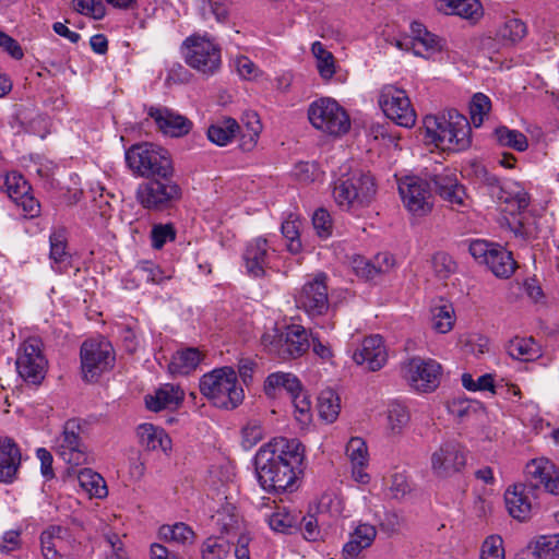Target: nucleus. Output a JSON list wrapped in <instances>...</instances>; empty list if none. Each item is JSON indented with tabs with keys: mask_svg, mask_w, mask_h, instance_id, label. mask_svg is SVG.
Instances as JSON below:
<instances>
[{
	"mask_svg": "<svg viewBox=\"0 0 559 559\" xmlns=\"http://www.w3.org/2000/svg\"><path fill=\"white\" fill-rule=\"evenodd\" d=\"M436 191L440 198L445 201L453 210L464 212L471 207V200L466 193L465 187L459 182L456 173L449 168H443L439 174L431 177Z\"/></svg>",
	"mask_w": 559,
	"mask_h": 559,
	"instance_id": "19",
	"label": "nucleus"
},
{
	"mask_svg": "<svg viewBox=\"0 0 559 559\" xmlns=\"http://www.w3.org/2000/svg\"><path fill=\"white\" fill-rule=\"evenodd\" d=\"M313 227L320 238L326 239L332 235L333 224L330 213L324 209H318L312 216Z\"/></svg>",
	"mask_w": 559,
	"mask_h": 559,
	"instance_id": "60",
	"label": "nucleus"
},
{
	"mask_svg": "<svg viewBox=\"0 0 559 559\" xmlns=\"http://www.w3.org/2000/svg\"><path fill=\"white\" fill-rule=\"evenodd\" d=\"M261 343L264 348L283 360L301 357L310 347V332L302 325L292 324L284 330L266 331Z\"/></svg>",
	"mask_w": 559,
	"mask_h": 559,
	"instance_id": "6",
	"label": "nucleus"
},
{
	"mask_svg": "<svg viewBox=\"0 0 559 559\" xmlns=\"http://www.w3.org/2000/svg\"><path fill=\"white\" fill-rule=\"evenodd\" d=\"M377 536V530L368 523H360L350 534L349 540L344 545L343 552L349 558H355L359 552L368 548Z\"/></svg>",
	"mask_w": 559,
	"mask_h": 559,
	"instance_id": "32",
	"label": "nucleus"
},
{
	"mask_svg": "<svg viewBox=\"0 0 559 559\" xmlns=\"http://www.w3.org/2000/svg\"><path fill=\"white\" fill-rule=\"evenodd\" d=\"M183 391L175 384L166 383L158 388L154 394L145 396V405L152 412L177 408L183 401Z\"/></svg>",
	"mask_w": 559,
	"mask_h": 559,
	"instance_id": "26",
	"label": "nucleus"
},
{
	"mask_svg": "<svg viewBox=\"0 0 559 559\" xmlns=\"http://www.w3.org/2000/svg\"><path fill=\"white\" fill-rule=\"evenodd\" d=\"M305 460V448L298 439L276 437L260 447L254 468L260 486L266 492H292Z\"/></svg>",
	"mask_w": 559,
	"mask_h": 559,
	"instance_id": "1",
	"label": "nucleus"
},
{
	"mask_svg": "<svg viewBox=\"0 0 559 559\" xmlns=\"http://www.w3.org/2000/svg\"><path fill=\"white\" fill-rule=\"evenodd\" d=\"M138 272L142 280L146 281L147 283L153 284H159L165 278H169L170 276L164 275V272L162 269L150 261H144L140 263L138 266Z\"/></svg>",
	"mask_w": 559,
	"mask_h": 559,
	"instance_id": "61",
	"label": "nucleus"
},
{
	"mask_svg": "<svg viewBox=\"0 0 559 559\" xmlns=\"http://www.w3.org/2000/svg\"><path fill=\"white\" fill-rule=\"evenodd\" d=\"M292 404L295 408L296 419L306 423L310 419L311 402L309 395L300 385L299 390L289 394Z\"/></svg>",
	"mask_w": 559,
	"mask_h": 559,
	"instance_id": "51",
	"label": "nucleus"
},
{
	"mask_svg": "<svg viewBox=\"0 0 559 559\" xmlns=\"http://www.w3.org/2000/svg\"><path fill=\"white\" fill-rule=\"evenodd\" d=\"M526 34L527 26L525 22L515 16L507 17L498 31L499 37L510 44L521 41Z\"/></svg>",
	"mask_w": 559,
	"mask_h": 559,
	"instance_id": "47",
	"label": "nucleus"
},
{
	"mask_svg": "<svg viewBox=\"0 0 559 559\" xmlns=\"http://www.w3.org/2000/svg\"><path fill=\"white\" fill-rule=\"evenodd\" d=\"M401 373L412 390L430 393L440 384L442 366L435 359L413 357L402 364Z\"/></svg>",
	"mask_w": 559,
	"mask_h": 559,
	"instance_id": "10",
	"label": "nucleus"
},
{
	"mask_svg": "<svg viewBox=\"0 0 559 559\" xmlns=\"http://www.w3.org/2000/svg\"><path fill=\"white\" fill-rule=\"evenodd\" d=\"M412 44L416 55H431L442 48L441 39L430 33L420 22L411 24Z\"/></svg>",
	"mask_w": 559,
	"mask_h": 559,
	"instance_id": "31",
	"label": "nucleus"
},
{
	"mask_svg": "<svg viewBox=\"0 0 559 559\" xmlns=\"http://www.w3.org/2000/svg\"><path fill=\"white\" fill-rule=\"evenodd\" d=\"M431 328L440 334L449 333L455 323V311L451 302L443 299L435 302L430 308Z\"/></svg>",
	"mask_w": 559,
	"mask_h": 559,
	"instance_id": "33",
	"label": "nucleus"
},
{
	"mask_svg": "<svg viewBox=\"0 0 559 559\" xmlns=\"http://www.w3.org/2000/svg\"><path fill=\"white\" fill-rule=\"evenodd\" d=\"M147 114L166 135L182 136L189 133L192 127L188 118L166 107H150Z\"/></svg>",
	"mask_w": 559,
	"mask_h": 559,
	"instance_id": "24",
	"label": "nucleus"
},
{
	"mask_svg": "<svg viewBox=\"0 0 559 559\" xmlns=\"http://www.w3.org/2000/svg\"><path fill=\"white\" fill-rule=\"evenodd\" d=\"M411 416L406 406L391 403L386 411V431L390 436H400L409 423Z\"/></svg>",
	"mask_w": 559,
	"mask_h": 559,
	"instance_id": "38",
	"label": "nucleus"
},
{
	"mask_svg": "<svg viewBox=\"0 0 559 559\" xmlns=\"http://www.w3.org/2000/svg\"><path fill=\"white\" fill-rule=\"evenodd\" d=\"M83 421L78 418L68 419L61 433L55 440L56 454L71 466L87 463V447L82 439Z\"/></svg>",
	"mask_w": 559,
	"mask_h": 559,
	"instance_id": "11",
	"label": "nucleus"
},
{
	"mask_svg": "<svg viewBox=\"0 0 559 559\" xmlns=\"http://www.w3.org/2000/svg\"><path fill=\"white\" fill-rule=\"evenodd\" d=\"M300 219L290 214L283 223H282V234L287 239V250L297 254L301 251L302 245L300 241Z\"/></svg>",
	"mask_w": 559,
	"mask_h": 559,
	"instance_id": "46",
	"label": "nucleus"
},
{
	"mask_svg": "<svg viewBox=\"0 0 559 559\" xmlns=\"http://www.w3.org/2000/svg\"><path fill=\"white\" fill-rule=\"evenodd\" d=\"M426 139L436 147L447 152H463L472 144V128L468 119L455 109L424 118Z\"/></svg>",
	"mask_w": 559,
	"mask_h": 559,
	"instance_id": "2",
	"label": "nucleus"
},
{
	"mask_svg": "<svg viewBox=\"0 0 559 559\" xmlns=\"http://www.w3.org/2000/svg\"><path fill=\"white\" fill-rule=\"evenodd\" d=\"M405 209L416 217L428 215L433 206L429 182L417 176H405L397 181Z\"/></svg>",
	"mask_w": 559,
	"mask_h": 559,
	"instance_id": "14",
	"label": "nucleus"
},
{
	"mask_svg": "<svg viewBox=\"0 0 559 559\" xmlns=\"http://www.w3.org/2000/svg\"><path fill=\"white\" fill-rule=\"evenodd\" d=\"M159 536L165 542H170L182 546L191 545L195 539V534L192 528L181 522L174 525H163L159 528Z\"/></svg>",
	"mask_w": 559,
	"mask_h": 559,
	"instance_id": "42",
	"label": "nucleus"
},
{
	"mask_svg": "<svg viewBox=\"0 0 559 559\" xmlns=\"http://www.w3.org/2000/svg\"><path fill=\"white\" fill-rule=\"evenodd\" d=\"M294 175L299 181L309 183L319 179L321 173L314 164L300 162L295 165Z\"/></svg>",
	"mask_w": 559,
	"mask_h": 559,
	"instance_id": "63",
	"label": "nucleus"
},
{
	"mask_svg": "<svg viewBox=\"0 0 559 559\" xmlns=\"http://www.w3.org/2000/svg\"><path fill=\"white\" fill-rule=\"evenodd\" d=\"M21 464V452L10 438L0 439V483H12Z\"/></svg>",
	"mask_w": 559,
	"mask_h": 559,
	"instance_id": "27",
	"label": "nucleus"
},
{
	"mask_svg": "<svg viewBox=\"0 0 559 559\" xmlns=\"http://www.w3.org/2000/svg\"><path fill=\"white\" fill-rule=\"evenodd\" d=\"M126 162L135 175L145 178L175 174L168 152L153 143L132 145L126 152Z\"/></svg>",
	"mask_w": 559,
	"mask_h": 559,
	"instance_id": "5",
	"label": "nucleus"
},
{
	"mask_svg": "<svg viewBox=\"0 0 559 559\" xmlns=\"http://www.w3.org/2000/svg\"><path fill=\"white\" fill-rule=\"evenodd\" d=\"M466 452L456 441H445L430 457L432 473L440 478H449L461 473L466 465Z\"/></svg>",
	"mask_w": 559,
	"mask_h": 559,
	"instance_id": "17",
	"label": "nucleus"
},
{
	"mask_svg": "<svg viewBox=\"0 0 559 559\" xmlns=\"http://www.w3.org/2000/svg\"><path fill=\"white\" fill-rule=\"evenodd\" d=\"M508 354L518 360L530 361L539 357L540 348L533 337L515 336L507 345Z\"/></svg>",
	"mask_w": 559,
	"mask_h": 559,
	"instance_id": "36",
	"label": "nucleus"
},
{
	"mask_svg": "<svg viewBox=\"0 0 559 559\" xmlns=\"http://www.w3.org/2000/svg\"><path fill=\"white\" fill-rule=\"evenodd\" d=\"M432 267L440 278H448L456 271L455 261L444 252H438L432 258Z\"/></svg>",
	"mask_w": 559,
	"mask_h": 559,
	"instance_id": "57",
	"label": "nucleus"
},
{
	"mask_svg": "<svg viewBox=\"0 0 559 559\" xmlns=\"http://www.w3.org/2000/svg\"><path fill=\"white\" fill-rule=\"evenodd\" d=\"M389 489L393 498L402 499L411 492L412 486L404 474L395 473L391 477Z\"/></svg>",
	"mask_w": 559,
	"mask_h": 559,
	"instance_id": "64",
	"label": "nucleus"
},
{
	"mask_svg": "<svg viewBox=\"0 0 559 559\" xmlns=\"http://www.w3.org/2000/svg\"><path fill=\"white\" fill-rule=\"evenodd\" d=\"M497 141L500 145L513 148L518 152H524L527 146V138L518 130L508 127H499L495 130Z\"/></svg>",
	"mask_w": 559,
	"mask_h": 559,
	"instance_id": "48",
	"label": "nucleus"
},
{
	"mask_svg": "<svg viewBox=\"0 0 559 559\" xmlns=\"http://www.w3.org/2000/svg\"><path fill=\"white\" fill-rule=\"evenodd\" d=\"M311 52L316 59V67L320 76L329 81L335 74V58L333 53L325 49L321 41H314L311 46Z\"/></svg>",
	"mask_w": 559,
	"mask_h": 559,
	"instance_id": "41",
	"label": "nucleus"
},
{
	"mask_svg": "<svg viewBox=\"0 0 559 559\" xmlns=\"http://www.w3.org/2000/svg\"><path fill=\"white\" fill-rule=\"evenodd\" d=\"M115 360L111 344L105 340L85 341L81 346V366L84 380L95 381L112 367Z\"/></svg>",
	"mask_w": 559,
	"mask_h": 559,
	"instance_id": "15",
	"label": "nucleus"
},
{
	"mask_svg": "<svg viewBox=\"0 0 559 559\" xmlns=\"http://www.w3.org/2000/svg\"><path fill=\"white\" fill-rule=\"evenodd\" d=\"M200 392L214 406L234 409L245 397L237 373L233 367L224 366L204 373L199 383Z\"/></svg>",
	"mask_w": 559,
	"mask_h": 559,
	"instance_id": "4",
	"label": "nucleus"
},
{
	"mask_svg": "<svg viewBox=\"0 0 559 559\" xmlns=\"http://www.w3.org/2000/svg\"><path fill=\"white\" fill-rule=\"evenodd\" d=\"M525 476L534 488L559 496V469L546 457L531 460L525 466Z\"/></svg>",
	"mask_w": 559,
	"mask_h": 559,
	"instance_id": "21",
	"label": "nucleus"
},
{
	"mask_svg": "<svg viewBox=\"0 0 559 559\" xmlns=\"http://www.w3.org/2000/svg\"><path fill=\"white\" fill-rule=\"evenodd\" d=\"M203 355L198 348L178 350L169 362V371L173 374H189L197 369Z\"/></svg>",
	"mask_w": 559,
	"mask_h": 559,
	"instance_id": "35",
	"label": "nucleus"
},
{
	"mask_svg": "<svg viewBox=\"0 0 559 559\" xmlns=\"http://www.w3.org/2000/svg\"><path fill=\"white\" fill-rule=\"evenodd\" d=\"M176 238V229L173 224H156L151 230L152 247L154 249H162L168 241H174Z\"/></svg>",
	"mask_w": 559,
	"mask_h": 559,
	"instance_id": "53",
	"label": "nucleus"
},
{
	"mask_svg": "<svg viewBox=\"0 0 559 559\" xmlns=\"http://www.w3.org/2000/svg\"><path fill=\"white\" fill-rule=\"evenodd\" d=\"M299 389V379L289 372L271 373L264 382V392L266 395L275 394L276 390H285L288 394H290Z\"/></svg>",
	"mask_w": 559,
	"mask_h": 559,
	"instance_id": "39",
	"label": "nucleus"
},
{
	"mask_svg": "<svg viewBox=\"0 0 559 559\" xmlns=\"http://www.w3.org/2000/svg\"><path fill=\"white\" fill-rule=\"evenodd\" d=\"M491 110V100L490 98L483 94V93H476L469 103V115L471 120L474 127L478 128L483 124L485 117L488 116V114Z\"/></svg>",
	"mask_w": 559,
	"mask_h": 559,
	"instance_id": "50",
	"label": "nucleus"
},
{
	"mask_svg": "<svg viewBox=\"0 0 559 559\" xmlns=\"http://www.w3.org/2000/svg\"><path fill=\"white\" fill-rule=\"evenodd\" d=\"M230 542L224 536L206 538L201 547L202 559H227L230 555Z\"/></svg>",
	"mask_w": 559,
	"mask_h": 559,
	"instance_id": "44",
	"label": "nucleus"
},
{
	"mask_svg": "<svg viewBox=\"0 0 559 559\" xmlns=\"http://www.w3.org/2000/svg\"><path fill=\"white\" fill-rule=\"evenodd\" d=\"M296 304L311 318L323 316L329 309L326 275L321 273L306 282L296 296Z\"/></svg>",
	"mask_w": 559,
	"mask_h": 559,
	"instance_id": "18",
	"label": "nucleus"
},
{
	"mask_svg": "<svg viewBox=\"0 0 559 559\" xmlns=\"http://www.w3.org/2000/svg\"><path fill=\"white\" fill-rule=\"evenodd\" d=\"M319 510L334 518L341 516L344 512V501L335 493H324L320 498Z\"/></svg>",
	"mask_w": 559,
	"mask_h": 559,
	"instance_id": "58",
	"label": "nucleus"
},
{
	"mask_svg": "<svg viewBox=\"0 0 559 559\" xmlns=\"http://www.w3.org/2000/svg\"><path fill=\"white\" fill-rule=\"evenodd\" d=\"M199 8L205 20L214 17L217 22H223L228 16L227 7L217 0H200Z\"/></svg>",
	"mask_w": 559,
	"mask_h": 559,
	"instance_id": "55",
	"label": "nucleus"
},
{
	"mask_svg": "<svg viewBox=\"0 0 559 559\" xmlns=\"http://www.w3.org/2000/svg\"><path fill=\"white\" fill-rule=\"evenodd\" d=\"M468 250L478 263L485 264L497 277L508 278L515 270L511 252L500 245L476 239L469 243Z\"/></svg>",
	"mask_w": 559,
	"mask_h": 559,
	"instance_id": "13",
	"label": "nucleus"
},
{
	"mask_svg": "<svg viewBox=\"0 0 559 559\" xmlns=\"http://www.w3.org/2000/svg\"><path fill=\"white\" fill-rule=\"evenodd\" d=\"M388 357L385 342L379 334L366 336L353 353L354 362L371 372L382 369Z\"/></svg>",
	"mask_w": 559,
	"mask_h": 559,
	"instance_id": "20",
	"label": "nucleus"
},
{
	"mask_svg": "<svg viewBox=\"0 0 559 559\" xmlns=\"http://www.w3.org/2000/svg\"><path fill=\"white\" fill-rule=\"evenodd\" d=\"M270 250L269 241L263 237H257L247 243L242 259L249 276L260 278L265 276L266 269H272Z\"/></svg>",
	"mask_w": 559,
	"mask_h": 559,
	"instance_id": "22",
	"label": "nucleus"
},
{
	"mask_svg": "<svg viewBox=\"0 0 559 559\" xmlns=\"http://www.w3.org/2000/svg\"><path fill=\"white\" fill-rule=\"evenodd\" d=\"M213 519L222 534L229 535L240 528V518L231 504H226L217 510Z\"/></svg>",
	"mask_w": 559,
	"mask_h": 559,
	"instance_id": "45",
	"label": "nucleus"
},
{
	"mask_svg": "<svg viewBox=\"0 0 559 559\" xmlns=\"http://www.w3.org/2000/svg\"><path fill=\"white\" fill-rule=\"evenodd\" d=\"M61 527L52 526L44 531L40 535L41 552L46 559H61L58 552V546L62 542L59 534Z\"/></svg>",
	"mask_w": 559,
	"mask_h": 559,
	"instance_id": "49",
	"label": "nucleus"
},
{
	"mask_svg": "<svg viewBox=\"0 0 559 559\" xmlns=\"http://www.w3.org/2000/svg\"><path fill=\"white\" fill-rule=\"evenodd\" d=\"M80 487L91 497L104 498L107 496V486L104 478L91 468H83L78 473Z\"/></svg>",
	"mask_w": 559,
	"mask_h": 559,
	"instance_id": "40",
	"label": "nucleus"
},
{
	"mask_svg": "<svg viewBox=\"0 0 559 559\" xmlns=\"http://www.w3.org/2000/svg\"><path fill=\"white\" fill-rule=\"evenodd\" d=\"M377 193L374 178L369 171L359 168L349 169L334 182L333 198L345 211L357 212L368 206Z\"/></svg>",
	"mask_w": 559,
	"mask_h": 559,
	"instance_id": "3",
	"label": "nucleus"
},
{
	"mask_svg": "<svg viewBox=\"0 0 559 559\" xmlns=\"http://www.w3.org/2000/svg\"><path fill=\"white\" fill-rule=\"evenodd\" d=\"M136 436L139 442L148 451L162 450L167 453L171 450V439L160 427L154 426L150 423H144L138 426Z\"/></svg>",
	"mask_w": 559,
	"mask_h": 559,
	"instance_id": "30",
	"label": "nucleus"
},
{
	"mask_svg": "<svg viewBox=\"0 0 559 559\" xmlns=\"http://www.w3.org/2000/svg\"><path fill=\"white\" fill-rule=\"evenodd\" d=\"M480 559H504L503 542L500 536L491 535L485 539Z\"/></svg>",
	"mask_w": 559,
	"mask_h": 559,
	"instance_id": "59",
	"label": "nucleus"
},
{
	"mask_svg": "<svg viewBox=\"0 0 559 559\" xmlns=\"http://www.w3.org/2000/svg\"><path fill=\"white\" fill-rule=\"evenodd\" d=\"M181 198L182 189L174 175L152 177L141 182L135 191L136 201L148 211L171 209Z\"/></svg>",
	"mask_w": 559,
	"mask_h": 559,
	"instance_id": "7",
	"label": "nucleus"
},
{
	"mask_svg": "<svg viewBox=\"0 0 559 559\" xmlns=\"http://www.w3.org/2000/svg\"><path fill=\"white\" fill-rule=\"evenodd\" d=\"M504 503L509 514L519 521H525L532 513L531 490L523 484H515L504 492Z\"/></svg>",
	"mask_w": 559,
	"mask_h": 559,
	"instance_id": "25",
	"label": "nucleus"
},
{
	"mask_svg": "<svg viewBox=\"0 0 559 559\" xmlns=\"http://www.w3.org/2000/svg\"><path fill=\"white\" fill-rule=\"evenodd\" d=\"M521 556L531 559H559V534L538 537Z\"/></svg>",
	"mask_w": 559,
	"mask_h": 559,
	"instance_id": "34",
	"label": "nucleus"
},
{
	"mask_svg": "<svg viewBox=\"0 0 559 559\" xmlns=\"http://www.w3.org/2000/svg\"><path fill=\"white\" fill-rule=\"evenodd\" d=\"M341 411L338 395L332 390H324L318 397L319 416L326 423H334Z\"/></svg>",
	"mask_w": 559,
	"mask_h": 559,
	"instance_id": "43",
	"label": "nucleus"
},
{
	"mask_svg": "<svg viewBox=\"0 0 559 559\" xmlns=\"http://www.w3.org/2000/svg\"><path fill=\"white\" fill-rule=\"evenodd\" d=\"M51 267L57 273H64L71 266V254L68 251L66 230L58 228L49 236Z\"/></svg>",
	"mask_w": 559,
	"mask_h": 559,
	"instance_id": "29",
	"label": "nucleus"
},
{
	"mask_svg": "<svg viewBox=\"0 0 559 559\" xmlns=\"http://www.w3.org/2000/svg\"><path fill=\"white\" fill-rule=\"evenodd\" d=\"M436 9L447 15H457L476 23L483 16V7L478 0H436Z\"/></svg>",
	"mask_w": 559,
	"mask_h": 559,
	"instance_id": "28",
	"label": "nucleus"
},
{
	"mask_svg": "<svg viewBox=\"0 0 559 559\" xmlns=\"http://www.w3.org/2000/svg\"><path fill=\"white\" fill-rule=\"evenodd\" d=\"M462 384L468 391H485L493 390V378L491 374L486 373L480 376L477 380H474L473 377L468 373H464L462 376Z\"/></svg>",
	"mask_w": 559,
	"mask_h": 559,
	"instance_id": "62",
	"label": "nucleus"
},
{
	"mask_svg": "<svg viewBox=\"0 0 559 559\" xmlns=\"http://www.w3.org/2000/svg\"><path fill=\"white\" fill-rule=\"evenodd\" d=\"M502 192L506 194L504 201L508 203H514L519 211L525 210L530 205V195L518 183H512L507 188L502 189Z\"/></svg>",
	"mask_w": 559,
	"mask_h": 559,
	"instance_id": "56",
	"label": "nucleus"
},
{
	"mask_svg": "<svg viewBox=\"0 0 559 559\" xmlns=\"http://www.w3.org/2000/svg\"><path fill=\"white\" fill-rule=\"evenodd\" d=\"M4 185L9 198L22 209L24 216L35 217L39 214L40 205L31 194V186L21 174L9 173L5 176Z\"/></svg>",
	"mask_w": 559,
	"mask_h": 559,
	"instance_id": "23",
	"label": "nucleus"
},
{
	"mask_svg": "<svg viewBox=\"0 0 559 559\" xmlns=\"http://www.w3.org/2000/svg\"><path fill=\"white\" fill-rule=\"evenodd\" d=\"M182 52L186 63L205 76L214 75L222 66L219 46L206 36L187 37L182 43Z\"/></svg>",
	"mask_w": 559,
	"mask_h": 559,
	"instance_id": "8",
	"label": "nucleus"
},
{
	"mask_svg": "<svg viewBox=\"0 0 559 559\" xmlns=\"http://www.w3.org/2000/svg\"><path fill=\"white\" fill-rule=\"evenodd\" d=\"M41 347L39 338L28 337L17 350L16 370L21 378L33 384H39L44 380L48 367Z\"/></svg>",
	"mask_w": 559,
	"mask_h": 559,
	"instance_id": "16",
	"label": "nucleus"
},
{
	"mask_svg": "<svg viewBox=\"0 0 559 559\" xmlns=\"http://www.w3.org/2000/svg\"><path fill=\"white\" fill-rule=\"evenodd\" d=\"M310 123L329 135L340 136L348 132L350 119L346 110L333 98L322 97L308 108Z\"/></svg>",
	"mask_w": 559,
	"mask_h": 559,
	"instance_id": "9",
	"label": "nucleus"
},
{
	"mask_svg": "<svg viewBox=\"0 0 559 559\" xmlns=\"http://www.w3.org/2000/svg\"><path fill=\"white\" fill-rule=\"evenodd\" d=\"M378 104L384 115L397 126L407 129L415 126L417 115L404 90L392 84L382 86Z\"/></svg>",
	"mask_w": 559,
	"mask_h": 559,
	"instance_id": "12",
	"label": "nucleus"
},
{
	"mask_svg": "<svg viewBox=\"0 0 559 559\" xmlns=\"http://www.w3.org/2000/svg\"><path fill=\"white\" fill-rule=\"evenodd\" d=\"M73 8L76 12L100 20L106 14V8L102 0H73Z\"/></svg>",
	"mask_w": 559,
	"mask_h": 559,
	"instance_id": "54",
	"label": "nucleus"
},
{
	"mask_svg": "<svg viewBox=\"0 0 559 559\" xmlns=\"http://www.w3.org/2000/svg\"><path fill=\"white\" fill-rule=\"evenodd\" d=\"M346 455L352 464H368L369 454L367 443L359 437H353L346 445Z\"/></svg>",
	"mask_w": 559,
	"mask_h": 559,
	"instance_id": "52",
	"label": "nucleus"
},
{
	"mask_svg": "<svg viewBox=\"0 0 559 559\" xmlns=\"http://www.w3.org/2000/svg\"><path fill=\"white\" fill-rule=\"evenodd\" d=\"M240 127L233 118H227L212 124L207 129L209 140L219 146L227 145L239 131Z\"/></svg>",
	"mask_w": 559,
	"mask_h": 559,
	"instance_id": "37",
	"label": "nucleus"
}]
</instances>
